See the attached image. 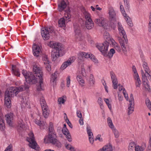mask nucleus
I'll use <instances>...</instances> for the list:
<instances>
[{"label":"nucleus","instance_id":"obj_14","mask_svg":"<svg viewBox=\"0 0 151 151\" xmlns=\"http://www.w3.org/2000/svg\"><path fill=\"white\" fill-rule=\"evenodd\" d=\"M41 50L39 46L35 44H34L32 46V51L34 55L37 57L39 56Z\"/></svg>","mask_w":151,"mask_h":151},{"label":"nucleus","instance_id":"obj_24","mask_svg":"<svg viewBox=\"0 0 151 151\" xmlns=\"http://www.w3.org/2000/svg\"><path fill=\"white\" fill-rule=\"evenodd\" d=\"M57 75L55 73L52 74L51 76L50 82L52 85L54 86L56 83Z\"/></svg>","mask_w":151,"mask_h":151},{"label":"nucleus","instance_id":"obj_39","mask_svg":"<svg viewBox=\"0 0 151 151\" xmlns=\"http://www.w3.org/2000/svg\"><path fill=\"white\" fill-rule=\"evenodd\" d=\"M107 122L108 125L110 128L112 129L114 128V126L112 122L111 119L110 117H108L107 118Z\"/></svg>","mask_w":151,"mask_h":151},{"label":"nucleus","instance_id":"obj_30","mask_svg":"<svg viewBox=\"0 0 151 151\" xmlns=\"http://www.w3.org/2000/svg\"><path fill=\"white\" fill-rule=\"evenodd\" d=\"M115 53V50L113 48H111L109 52L108 51L106 53V55L105 56H108L109 58H111L113 55Z\"/></svg>","mask_w":151,"mask_h":151},{"label":"nucleus","instance_id":"obj_28","mask_svg":"<svg viewBox=\"0 0 151 151\" xmlns=\"http://www.w3.org/2000/svg\"><path fill=\"white\" fill-rule=\"evenodd\" d=\"M12 70L14 74L17 76H19L20 74L19 71L18 69L17 68L16 66L12 65Z\"/></svg>","mask_w":151,"mask_h":151},{"label":"nucleus","instance_id":"obj_15","mask_svg":"<svg viewBox=\"0 0 151 151\" xmlns=\"http://www.w3.org/2000/svg\"><path fill=\"white\" fill-rule=\"evenodd\" d=\"M6 120L9 126H12L13 122V114L10 113L5 115Z\"/></svg>","mask_w":151,"mask_h":151},{"label":"nucleus","instance_id":"obj_18","mask_svg":"<svg viewBox=\"0 0 151 151\" xmlns=\"http://www.w3.org/2000/svg\"><path fill=\"white\" fill-rule=\"evenodd\" d=\"M104 19L102 18L99 19H96L95 20V23L98 24L99 26L103 27L105 28L106 25V23L105 24Z\"/></svg>","mask_w":151,"mask_h":151},{"label":"nucleus","instance_id":"obj_6","mask_svg":"<svg viewBox=\"0 0 151 151\" xmlns=\"http://www.w3.org/2000/svg\"><path fill=\"white\" fill-rule=\"evenodd\" d=\"M70 11V9H68L65 11L66 13L65 14V16L59 20L58 22L59 27H65L66 24L70 21L71 15Z\"/></svg>","mask_w":151,"mask_h":151},{"label":"nucleus","instance_id":"obj_4","mask_svg":"<svg viewBox=\"0 0 151 151\" xmlns=\"http://www.w3.org/2000/svg\"><path fill=\"white\" fill-rule=\"evenodd\" d=\"M118 27L120 35L123 36L122 38L119 39V42L123 51L124 52H127L126 47L127 46L128 42L127 35L123 28L119 22L118 23Z\"/></svg>","mask_w":151,"mask_h":151},{"label":"nucleus","instance_id":"obj_53","mask_svg":"<svg viewBox=\"0 0 151 151\" xmlns=\"http://www.w3.org/2000/svg\"><path fill=\"white\" fill-rule=\"evenodd\" d=\"M66 118L65 119V121L66 122V123L68 124V125L71 128H72V124H71V122L69 121V119H68L67 118V116H66Z\"/></svg>","mask_w":151,"mask_h":151},{"label":"nucleus","instance_id":"obj_10","mask_svg":"<svg viewBox=\"0 0 151 151\" xmlns=\"http://www.w3.org/2000/svg\"><path fill=\"white\" fill-rule=\"evenodd\" d=\"M74 30L75 33V37L77 40L82 41L83 39L80 30V27L79 25L76 23L74 24Z\"/></svg>","mask_w":151,"mask_h":151},{"label":"nucleus","instance_id":"obj_48","mask_svg":"<svg viewBox=\"0 0 151 151\" xmlns=\"http://www.w3.org/2000/svg\"><path fill=\"white\" fill-rule=\"evenodd\" d=\"M147 151H151V137L150 138L149 144L146 149Z\"/></svg>","mask_w":151,"mask_h":151},{"label":"nucleus","instance_id":"obj_43","mask_svg":"<svg viewBox=\"0 0 151 151\" xmlns=\"http://www.w3.org/2000/svg\"><path fill=\"white\" fill-rule=\"evenodd\" d=\"M48 37H50L49 35H50L51 34L54 33V30L52 27H50L48 28Z\"/></svg>","mask_w":151,"mask_h":151},{"label":"nucleus","instance_id":"obj_16","mask_svg":"<svg viewBox=\"0 0 151 151\" xmlns=\"http://www.w3.org/2000/svg\"><path fill=\"white\" fill-rule=\"evenodd\" d=\"M86 129L87 133L89 136V139L90 142L91 143L93 144L94 142V140L93 139V134L91 132V130L90 129V127L89 126V125H88L87 126Z\"/></svg>","mask_w":151,"mask_h":151},{"label":"nucleus","instance_id":"obj_54","mask_svg":"<svg viewBox=\"0 0 151 151\" xmlns=\"http://www.w3.org/2000/svg\"><path fill=\"white\" fill-rule=\"evenodd\" d=\"M70 78L69 76H68L67 78V86L69 87L70 83Z\"/></svg>","mask_w":151,"mask_h":151},{"label":"nucleus","instance_id":"obj_20","mask_svg":"<svg viewBox=\"0 0 151 151\" xmlns=\"http://www.w3.org/2000/svg\"><path fill=\"white\" fill-rule=\"evenodd\" d=\"M62 131L63 134L66 136V137L68 141L71 142L72 141L70 134L67 128L62 129Z\"/></svg>","mask_w":151,"mask_h":151},{"label":"nucleus","instance_id":"obj_46","mask_svg":"<svg viewBox=\"0 0 151 151\" xmlns=\"http://www.w3.org/2000/svg\"><path fill=\"white\" fill-rule=\"evenodd\" d=\"M65 101V100L62 97H60L58 99V102L59 104H64Z\"/></svg>","mask_w":151,"mask_h":151},{"label":"nucleus","instance_id":"obj_64","mask_svg":"<svg viewBox=\"0 0 151 151\" xmlns=\"http://www.w3.org/2000/svg\"><path fill=\"white\" fill-rule=\"evenodd\" d=\"M22 101H21V102L23 103H26V104H27V102H28V99H27V100H26V99L25 98V99H24V98L23 97L22 98Z\"/></svg>","mask_w":151,"mask_h":151},{"label":"nucleus","instance_id":"obj_13","mask_svg":"<svg viewBox=\"0 0 151 151\" xmlns=\"http://www.w3.org/2000/svg\"><path fill=\"white\" fill-rule=\"evenodd\" d=\"M110 74L113 83V87L114 89H116L118 87V81L116 78L114 73L113 72H110Z\"/></svg>","mask_w":151,"mask_h":151},{"label":"nucleus","instance_id":"obj_59","mask_svg":"<svg viewBox=\"0 0 151 151\" xmlns=\"http://www.w3.org/2000/svg\"><path fill=\"white\" fill-rule=\"evenodd\" d=\"M102 82L103 83V85L104 86V87H105V88L106 91L107 92H108V91L107 89V87H106V84L105 83V81L104 80H102Z\"/></svg>","mask_w":151,"mask_h":151},{"label":"nucleus","instance_id":"obj_23","mask_svg":"<svg viewBox=\"0 0 151 151\" xmlns=\"http://www.w3.org/2000/svg\"><path fill=\"white\" fill-rule=\"evenodd\" d=\"M73 62V60H71V58L68 59L67 61L63 63L61 66V68L64 69L67 66L70 65Z\"/></svg>","mask_w":151,"mask_h":151},{"label":"nucleus","instance_id":"obj_42","mask_svg":"<svg viewBox=\"0 0 151 151\" xmlns=\"http://www.w3.org/2000/svg\"><path fill=\"white\" fill-rule=\"evenodd\" d=\"M144 86L145 87L147 88L148 91H149L150 90V86L147 83V81L142 82Z\"/></svg>","mask_w":151,"mask_h":151},{"label":"nucleus","instance_id":"obj_12","mask_svg":"<svg viewBox=\"0 0 151 151\" xmlns=\"http://www.w3.org/2000/svg\"><path fill=\"white\" fill-rule=\"evenodd\" d=\"M40 101L41 102V106L43 111V116L45 118H47V106L46 105L45 102L43 99H41Z\"/></svg>","mask_w":151,"mask_h":151},{"label":"nucleus","instance_id":"obj_61","mask_svg":"<svg viewBox=\"0 0 151 151\" xmlns=\"http://www.w3.org/2000/svg\"><path fill=\"white\" fill-rule=\"evenodd\" d=\"M81 71L82 75H84V74L85 73V70L83 65L81 66Z\"/></svg>","mask_w":151,"mask_h":151},{"label":"nucleus","instance_id":"obj_21","mask_svg":"<svg viewBox=\"0 0 151 151\" xmlns=\"http://www.w3.org/2000/svg\"><path fill=\"white\" fill-rule=\"evenodd\" d=\"M67 6V4L64 0L62 1L58 4V9L60 12L64 10Z\"/></svg>","mask_w":151,"mask_h":151},{"label":"nucleus","instance_id":"obj_26","mask_svg":"<svg viewBox=\"0 0 151 151\" xmlns=\"http://www.w3.org/2000/svg\"><path fill=\"white\" fill-rule=\"evenodd\" d=\"M102 150L103 151H113L112 146L110 143L104 146L102 148Z\"/></svg>","mask_w":151,"mask_h":151},{"label":"nucleus","instance_id":"obj_31","mask_svg":"<svg viewBox=\"0 0 151 151\" xmlns=\"http://www.w3.org/2000/svg\"><path fill=\"white\" fill-rule=\"evenodd\" d=\"M11 99L6 98L4 99V104L8 108H10L11 106Z\"/></svg>","mask_w":151,"mask_h":151},{"label":"nucleus","instance_id":"obj_58","mask_svg":"<svg viewBox=\"0 0 151 151\" xmlns=\"http://www.w3.org/2000/svg\"><path fill=\"white\" fill-rule=\"evenodd\" d=\"M12 146L11 145H9L8 146L4 151H12Z\"/></svg>","mask_w":151,"mask_h":151},{"label":"nucleus","instance_id":"obj_29","mask_svg":"<svg viewBox=\"0 0 151 151\" xmlns=\"http://www.w3.org/2000/svg\"><path fill=\"white\" fill-rule=\"evenodd\" d=\"M146 147V144L144 143L141 146L137 145L134 149L135 151H143L145 148Z\"/></svg>","mask_w":151,"mask_h":151},{"label":"nucleus","instance_id":"obj_62","mask_svg":"<svg viewBox=\"0 0 151 151\" xmlns=\"http://www.w3.org/2000/svg\"><path fill=\"white\" fill-rule=\"evenodd\" d=\"M22 74L23 76H24L25 78L26 77H27L28 76V74H27V72L25 70H23L22 72Z\"/></svg>","mask_w":151,"mask_h":151},{"label":"nucleus","instance_id":"obj_3","mask_svg":"<svg viewBox=\"0 0 151 151\" xmlns=\"http://www.w3.org/2000/svg\"><path fill=\"white\" fill-rule=\"evenodd\" d=\"M29 85L27 83H25L24 87L23 85L18 87H12L10 88L9 90H6L5 93V99H11L14 96V94L16 95L18 93L24 90H27L29 88Z\"/></svg>","mask_w":151,"mask_h":151},{"label":"nucleus","instance_id":"obj_56","mask_svg":"<svg viewBox=\"0 0 151 151\" xmlns=\"http://www.w3.org/2000/svg\"><path fill=\"white\" fill-rule=\"evenodd\" d=\"M126 91L125 88H124L123 90V93L125 98L127 100L128 99V96L127 94L126 93Z\"/></svg>","mask_w":151,"mask_h":151},{"label":"nucleus","instance_id":"obj_22","mask_svg":"<svg viewBox=\"0 0 151 151\" xmlns=\"http://www.w3.org/2000/svg\"><path fill=\"white\" fill-rule=\"evenodd\" d=\"M104 37L105 39H106L105 41H107L110 43V41L111 42V44L115 45L114 40L110 37V35L108 33L106 32L104 34Z\"/></svg>","mask_w":151,"mask_h":151},{"label":"nucleus","instance_id":"obj_34","mask_svg":"<svg viewBox=\"0 0 151 151\" xmlns=\"http://www.w3.org/2000/svg\"><path fill=\"white\" fill-rule=\"evenodd\" d=\"M83 14L86 19V21H88L89 22V21H91L92 20L90 17V14L89 13L85 10Z\"/></svg>","mask_w":151,"mask_h":151},{"label":"nucleus","instance_id":"obj_60","mask_svg":"<svg viewBox=\"0 0 151 151\" xmlns=\"http://www.w3.org/2000/svg\"><path fill=\"white\" fill-rule=\"evenodd\" d=\"M35 123L40 126L42 124L41 123V121H39V120L36 119L35 120Z\"/></svg>","mask_w":151,"mask_h":151},{"label":"nucleus","instance_id":"obj_50","mask_svg":"<svg viewBox=\"0 0 151 151\" xmlns=\"http://www.w3.org/2000/svg\"><path fill=\"white\" fill-rule=\"evenodd\" d=\"M124 1L125 7L126 9H129V3L128 2V0H124Z\"/></svg>","mask_w":151,"mask_h":151},{"label":"nucleus","instance_id":"obj_37","mask_svg":"<svg viewBox=\"0 0 151 151\" xmlns=\"http://www.w3.org/2000/svg\"><path fill=\"white\" fill-rule=\"evenodd\" d=\"M86 52H80L78 55V58L81 61L83 60V58H85Z\"/></svg>","mask_w":151,"mask_h":151},{"label":"nucleus","instance_id":"obj_44","mask_svg":"<svg viewBox=\"0 0 151 151\" xmlns=\"http://www.w3.org/2000/svg\"><path fill=\"white\" fill-rule=\"evenodd\" d=\"M142 71V82H144V81H148L147 78V76L144 73L143 71L142 70H141Z\"/></svg>","mask_w":151,"mask_h":151},{"label":"nucleus","instance_id":"obj_55","mask_svg":"<svg viewBox=\"0 0 151 151\" xmlns=\"http://www.w3.org/2000/svg\"><path fill=\"white\" fill-rule=\"evenodd\" d=\"M76 114L78 118H81V117H82V114L80 110H77V111Z\"/></svg>","mask_w":151,"mask_h":151},{"label":"nucleus","instance_id":"obj_41","mask_svg":"<svg viewBox=\"0 0 151 151\" xmlns=\"http://www.w3.org/2000/svg\"><path fill=\"white\" fill-rule=\"evenodd\" d=\"M146 104L150 110H151V102L148 98L146 100Z\"/></svg>","mask_w":151,"mask_h":151},{"label":"nucleus","instance_id":"obj_35","mask_svg":"<svg viewBox=\"0 0 151 151\" xmlns=\"http://www.w3.org/2000/svg\"><path fill=\"white\" fill-rule=\"evenodd\" d=\"M76 78L79 84L82 87L84 86L83 84L84 83V81L82 79V77L80 76H78Z\"/></svg>","mask_w":151,"mask_h":151},{"label":"nucleus","instance_id":"obj_52","mask_svg":"<svg viewBox=\"0 0 151 151\" xmlns=\"http://www.w3.org/2000/svg\"><path fill=\"white\" fill-rule=\"evenodd\" d=\"M101 134H98V135L96 138L94 139V140H98L100 142H102L103 141V139L102 138H101Z\"/></svg>","mask_w":151,"mask_h":151},{"label":"nucleus","instance_id":"obj_27","mask_svg":"<svg viewBox=\"0 0 151 151\" xmlns=\"http://www.w3.org/2000/svg\"><path fill=\"white\" fill-rule=\"evenodd\" d=\"M135 79L136 80L135 81V85L136 87H140L141 82L138 74H136Z\"/></svg>","mask_w":151,"mask_h":151},{"label":"nucleus","instance_id":"obj_57","mask_svg":"<svg viewBox=\"0 0 151 151\" xmlns=\"http://www.w3.org/2000/svg\"><path fill=\"white\" fill-rule=\"evenodd\" d=\"M90 81H91L93 84H94L95 82L94 80V78L93 75L92 74H91L90 76Z\"/></svg>","mask_w":151,"mask_h":151},{"label":"nucleus","instance_id":"obj_19","mask_svg":"<svg viewBox=\"0 0 151 151\" xmlns=\"http://www.w3.org/2000/svg\"><path fill=\"white\" fill-rule=\"evenodd\" d=\"M109 18L111 21H115L116 19V14L114 10L111 8L109 10Z\"/></svg>","mask_w":151,"mask_h":151},{"label":"nucleus","instance_id":"obj_51","mask_svg":"<svg viewBox=\"0 0 151 151\" xmlns=\"http://www.w3.org/2000/svg\"><path fill=\"white\" fill-rule=\"evenodd\" d=\"M42 60L44 64L45 65H47V55H45L43 56Z\"/></svg>","mask_w":151,"mask_h":151},{"label":"nucleus","instance_id":"obj_49","mask_svg":"<svg viewBox=\"0 0 151 151\" xmlns=\"http://www.w3.org/2000/svg\"><path fill=\"white\" fill-rule=\"evenodd\" d=\"M90 59L95 63H98V60L95 58L94 56L92 54L91 55Z\"/></svg>","mask_w":151,"mask_h":151},{"label":"nucleus","instance_id":"obj_25","mask_svg":"<svg viewBox=\"0 0 151 151\" xmlns=\"http://www.w3.org/2000/svg\"><path fill=\"white\" fill-rule=\"evenodd\" d=\"M24 123L23 120L21 119H19L18 122L17 127L18 129L21 130L24 127Z\"/></svg>","mask_w":151,"mask_h":151},{"label":"nucleus","instance_id":"obj_63","mask_svg":"<svg viewBox=\"0 0 151 151\" xmlns=\"http://www.w3.org/2000/svg\"><path fill=\"white\" fill-rule=\"evenodd\" d=\"M115 49L116 50H117L118 52H120L121 50L120 47L119 46H118L117 45H115Z\"/></svg>","mask_w":151,"mask_h":151},{"label":"nucleus","instance_id":"obj_11","mask_svg":"<svg viewBox=\"0 0 151 151\" xmlns=\"http://www.w3.org/2000/svg\"><path fill=\"white\" fill-rule=\"evenodd\" d=\"M130 104L129 106V111L128 112V114L130 115L132 114L134 111V99L133 95L132 94H131L130 96V100L129 101Z\"/></svg>","mask_w":151,"mask_h":151},{"label":"nucleus","instance_id":"obj_32","mask_svg":"<svg viewBox=\"0 0 151 151\" xmlns=\"http://www.w3.org/2000/svg\"><path fill=\"white\" fill-rule=\"evenodd\" d=\"M89 22L86 21V26L87 29H91L93 27L94 23L92 20L91 21H89Z\"/></svg>","mask_w":151,"mask_h":151},{"label":"nucleus","instance_id":"obj_5","mask_svg":"<svg viewBox=\"0 0 151 151\" xmlns=\"http://www.w3.org/2000/svg\"><path fill=\"white\" fill-rule=\"evenodd\" d=\"M33 71L35 74V76L39 77V85L37 86V90L38 91L43 90V76L41 68L38 67L37 65H34L33 66Z\"/></svg>","mask_w":151,"mask_h":151},{"label":"nucleus","instance_id":"obj_47","mask_svg":"<svg viewBox=\"0 0 151 151\" xmlns=\"http://www.w3.org/2000/svg\"><path fill=\"white\" fill-rule=\"evenodd\" d=\"M98 102L99 105L100 106V107L101 108H102V107H103V100L101 98L99 97V98Z\"/></svg>","mask_w":151,"mask_h":151},{"label":"nucleus","instance_id":"obj_7","mask_svg":"<svg viewBox=\"0 0 151 151\" xmlns=\"http://www.w3.org/2000/svg\"><path fill=\"white\" fill-rule=\"evenodd\" d=\"M26 140L29 143V145L30 147L37 150H39V147L35 141L33 132H30L29 134V137L27 138Z\"/></svg>","mask_w":151,"mask_h":151},{"label":"nucleus","instance_id":"obj_1","mask_svg":"<svg viewBox=\"0 0 151 151\" xmlns=\"http://www.w3.org/2000/svg\"><path fill=\"white\" fill-rule=\"evenodd\" d=\"M48 143H51L58 148H60L61 147V142L57 138L56 132L54 129L53 124L52 122L49 123Z\"/></svg>","mask_w":151,"mask_h":151},{"label":"nucleus","instance_id":"obj_38","mask_svg":"<svg viewBox=\"0 0 151 151\" xmlns=\"http://www.w3.org/2000/svg\"><path fill=\"white\" fill-rule=\"evenodd\" d=\"M126 18V19L128 25L130 27H132L133 26L132 22L130 18L127 15L126 17H124Z\"/></svg>","mask_w":151,"mask_h":151},{"label":"nucleus","instance_id":"obj_36","mask_svg":"<svg viewBox=\"0 0 151 151\" xmlns=\"http://www.w3.org/2000/svg\"><path fill=\"white\" fill-rule=\"evenodd\" d=\"M136 147L134 142H131L129 144L128 147L129 151H133L134 148Z\"/></svg>","mask_w":151,"mask_h":151},{"label":"nucleus","instance_id":"obj_45","mask_svg":"<svg viewBox=\"0 0 151 151\" xmlns=\"http://www.w3.org/2000/svg\"><path fill=\"white\" fill-rule=\"evenodd\" d=\"M120 11L124 16L126 17V16L127 15V14L125 13V12L123 6L122 5H120Z\"/></svg>","mask_w":151,"mask_h":151},{"label":"nucleus","instance_id":"obj_33","mask_svg":"<svg viewBox=\"0 0 151 151\" xmlns=\"http://www.w3.org/2000/svg\"><path fill=\"white\" fill-rule=\"evenodd\" d=\"M5 128V124L3 119V116L0 114V129L3 130Z\"/></svg>","mask_w":151,"mask_h":151},{"label":"nucleus","instance_id":"obj_9","mask_svg":"<svg viewBox=\"0 0 151 151\" xmlns=\"http://www.w3.org/2000/svg\"><path fill=\"white\" fill-rule=\"evenodd\" d=\"M109 45V42L105 41L103 43H99L97 45V48L102 53L104 56H106V53L108 51V47Z\"/></svg>","mask_w":151,"mask_h":151},{"label":"nucleus","instance_id":"obj_2","mask_svg":"<svg viewBox=\"0 0 151 151\" xmlns=\"http://www.w3.org/2000/svg\"><path fill=\"white\" fill-rule=\"evenodd\" d=\"M48 45L55 50V52L52 51L51 52L52 60L55 61L59 57L63 56L64 48L62 44L52 41L49 42Z\"/></svg>","mask_w":151,"mask_h":151},{"label":"nucleus","instance_id":"obj_8","mask_svg":"<svg viewBox=\"0 0 151 151\" xmlns=\"http://www.w3.org/2000/svg\"><path fill=\"white\" fill-rule=\"evenodd\" d=\"M38 78H37L35 77V76L33 73H30L28 74V76L27 77H26V82L24 83V86H23L24 87H25V83H27L29 85V84H35L38 81H39V77L37 76Z\"/></svg>","mask_w":151,"mask_h":151},{"label":"nucleus","instance_id":"obj_17","mask_svg":"<svg viewBox=\"0 0 151 151\" xmlns=\"http://www.w3.org/2000/svg\"><path fill=\"white\" fill-rule=\"evenodd\" d=\"M41 33L43 39L46 41L47 38V27L46 26L42 27L41 29Z\"/></svg>","mask_w":151,"mask_h":151},{"label":"nucleus","instance_id":"obj_40","mask_svg":"<svg viewBox=\"0 0 151 151\" xmlns=\"http://www.w3.org/2000/svg\"><path fill=\"white\" fill-rule=\"evenodd\" d=\"M112 129L113 132L114 133L115 137L116 138H118L119 136V134L118 130L114 128V127Z\"/></svg>","mask_w":151,"mask_h":151}]
</instances>
